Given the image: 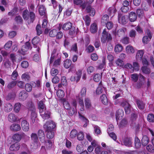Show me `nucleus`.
Returning a JSON list of instances; mask_svg holds the SVG:
<instances>
[{"label": "nucleus", "mask_w": 154, "mask_h": 154, "mask_svg": "<svg viewBox=\"0 0 154 154\" xmlns=\"http://www.w3.org/2000/svg\"><path fill=\"white\" fill-rule=\"evenodd\" d=\"M22 16L24 20H28L29 23H32L35 18V15L33 12H29L26 9L22 13Z\"/></svg>", "instance_id": "nucleus-1"}, {"label": "nucleus", "mask_w": 154, "mask_h": 154, "mask_svg": "<svg viewBox=\"0 0 154 154\" xmlns=\"http://www.w3.org/2000/svg\"><path fill=\"white\" fill-rule=\"evenodd\" d=\"M112 38L111 34L106 31V29H104L102 33V36L101 38V42L103 43H105L107 41H111Z\"/></svg>", "instance_id": "nucleus-2"}, {"label": "nucleus", "mask_w": 154, "mask_h": 154, "mask_svg": "<svg viewBox=\"0 0 154 154\" xmlns=\"http://www.w3.org/2000/svg\"><path fill=\"white\" fill-rule=\"evenodd\" d=\"M56 126L55 122L52 120L47 121L43 125V128L45 131L54 130Z\"/></svg>", "instance_id": "nucleus-3"}, {"label": "nucleus", "mask_w": 154, "mask_h": 154, "mask_svg": "<svg viewBox=\"0 0 154 154\" xmlns=\"http://www.w3.org/2000/svg\"><path fill=\"white\" fill-rule=\"evenodd\" d=\"M32 48L30 43L29 42H27L22 46L21 50H18V52L24 55L26 52L29 49H31Z\"/></svg>", "instance_id": "nucleus-4"}, {"label": "nucleus", "mask_w": 154, "mask_h": 154, "mask_svg": "<svg viewBox=\"0 0 154 154\" xmlns=\"http://www.w3.org/2000/svg\"><path fill=\"white\" fill-rule=\"evenodd\" d=\"M25 134L23 132L18 133L14 134L12 137V138L14 141L18 143L22 138L25 137Z\"/></svg>", "instance_id": "nucleus-5"}, {"label": "nucleus", "mask_w": 154, "mask_h": 154, "mask_svg": "<svg viewBox=\"0 0 154 154\" xmlns=\"http://www.w3.org/2000/svg\"><path fill=\"white\" fill-rule=\"evenodd\" d=\"M132 139L131 137L127 136L123 139L122 145L128 147H132Z\"/></svg>", "instance_id": "nucleus-6"}, {"label": "nucleus", "mask_w": 154, "mask_h": 154, "mask_svg": "<svg viewBox=\"0 0 154 154\" xmlns=\"http://www.w3.org/2000/svg\"><path fill=\"white\" fill-rule=\"evenodd\" d=\"M118 19L119 22L123 25H125L128 22L127 17L126 15H122L120 13L118 14Z\"/></svg>", "instance_id": "nucleus-7"}, {"label": "nucleus", "mask_w": 154, "mask_h": 154, "mask_svg": "<svg viewBox=\"0 0 154 154\" xmlns=\"http://www.w3.org/2000/svg\"><path fill=\"white\" fill-rule=\"evenodd\" d=\"M38 12L41 16H44L45 18H47L46 8L44 5H39L38 8Z\"/></svg>", "instance_id": "nucleus-8"}, {"label": "nucleus", "mask_w": 154, "mask_h": 154, "mask_svg": "<svg viewBox=\"0 0 154 154\" xmlns=\"http://www.w3.org/2000/svg\"><path fill=\"white\" fill-rule=\"evenodd\" d=\"M21 127L24 131H27L29 129V124L26 120H23L21 122Z\"/></svg>", "instance_id": "nucleus-9"}, {"label": "nucleus", "mask_w": 154, "mask_h": 154, "mask_svg": "<svg viewBox=\"0 0 154 154\" xmlns=\"http://www.w3.org/2000/svg\"><path fill=\"white\" fill-rule=\"evenodd\" d=\"M40 38L38 36H35L33 38L32 40V43L34 47L37 48V51H39V47H38V45L40 41Z\"/></svg>", "instance_id": "nucleus-10"}, {"label": "nucleus", "mask_w": 154, "mask_h": 154, "mask_svg": "<svg viewBox=\"0 0 154 154\" xmlns=\"http://www.w3.org/2000/svg\"><path fill=\"white\" fill-rule=\"evenodd\" d=\"M28 94L24 90L21 91L19 94V98L20 100L23 101L28 97Z\"/></svg>", "instance_id": "nucleus-11"}, {"label": "nucleus", "mask_w": 154, "mask_h": 154, "mask_svg": "<svg viewBox=\"0 0 154 154\" xmlns=\"http://www.w3.org/2000/svg\"><path fill=\"white\" fill-rule=\"evenodd\" d=\"M38 135L40 141L42 142H44L45 141V135L44 131L42 129L38 130Z\"/></svg>", "instance_id": "nucleus-12"}, {"label": "nucleus", "mask_w": 154, "mask_h": 154, "mask_svg": "<svg viewBox=\"0 0 154 154\" xmlns=\"http://www.w3.org/2000/svg\"><path fill=\"white\" fill-rule=\"evenodd\" d=\"M73 3L76 5H80L82 9H84L86 8V4L85 1L83 2L82 0H73Z\"/></svg>", "instance_id": "nucleus-13"}, {"label": "nucleus", "mask_w": 154, "mask_h": 154, "mask_svg": "<svg viewBox=\"0 0 154 154\" xmlns=\"http://www.w3.org/2000/svg\"><path fill=\"white\" fill-rule=\"evenodd\" d=\"M137 18V16L136 14L134 12L131 11L129 14L128 18L129 21L131 22L135 21Z\"/></svg>", "instance_id": "nucleus-14"}, {"label": "nucleus", "mask_w": 154, "mask_h": 154, "mask_svg": "<svg viewBox=\"0 0 154 154\" xmlns=\"http://www.w3.org/2000/svg\"><path fill=\"white\" fill-rule=\"evenodd\" d=\"M8 119L9 122L13 123L16 122L17 120L18 117L14 114L10 113L8 116Z\"/></svg>", "instance_id": "nucleus-15"}, {"label": "nucleus", "mask_w": 154, "mask_h": 154, "mask_svg": "<svg viewBox=\"0 0 154 154\" xmlns=\"http://www.w3.org/2000/svg\"><path fill=\"white\" fill-rule=\"evenodd\" d=\"M44 111L40 112V115L42 118L45 121V120L48 119L50 118L51 116L50 112L48 111H45L44 113Z\"/></svg>", "instance_id": "nucleus-16"}, {"label": "nucleus", "mask_w": 154, "mask_h": 154, "mask_svg": "<svg viewBox=\"0 0 154 154\" xmlns=\"http://www.w3.org/2000/svg\"><path fill=\"white\" fill-rule=\"evenodd\" d=\"M20 146L19 143L15 142L12 144L10 147L9 149L11 151H17L20 148Z\"/></svg>", "instance_id": "nucleus-17"}, {"label": "nucleus", "mask_w": 154, "mask_h": 154, "mask_svg": "<svg viewBox=\"0 0 154 154\" xmlns=\"http://www.w3.org/2000/svg\"><path fill=\"white\" fill-rule=\"evenodd\" d=\"M124 115V111L123 110L121 109H118L116 112V119L117 121L120 119L122 118Z\"/></svg>", "instance_id": "nucleus-18"}, {"label": "nucleus", "mask_w": 154, "mask_h": 154, "mask_svg": "<svg viewBox=\"0 0 154 154\" xmlns=\"http://www.w3.org/2000/svg\"><path fill=\"white\" fill-rule=\"evenodd\" d=\"M87 12L88 13H89L90 16H94L95 14V10L90 6H87L86 9Z\"/></svg>", "instance_id": "nucleus-19"}, {"label": "nucleus", "mask_w": 154, "mask_h": 154, "mask_svg": "<svg viewBox=\"0 0 154 154\" xmlns=\"http://www.w3.org/2000/svg\"><path fill=\"white\" fill-rule=\"evenodd\" d=\"M10 128L12 131H17L21 129V127L19 124L14 123L11 126Z\"/></svg>", "instance_id": "nucleus-20"}, {"label": "nucleus", "mask_w": 154, "mask_h": 154, "mask_svg": "<svg viewBox=\"0 0 154 154\" xmlns=\"http://www.w3.org/2000/svg\"><path fill=\"white\" fill-rule=\"evenodd\" d=\"M117 11L114 6L110 7L107 10V14L109 16H114Z\"/></svg>", "instance_id": "nucleus-21"}, {"label": "nucleus", "mask_w": 154, "mask_h": 154, "mask_svg": "<svg viewBox=\"0 0 154 154\" xmlns=\"http://www.w3.org/2000/svg\"><path fill=\"white\" fill-rule=\"evenodd\" d=\"M79 115L80 119L85 123L83 126V127H86L87 126L88 123L89 122L88 120L79 112Z\"/></svg>", "instance_id": "nucleus-22"}, {"label": "nucleus", "mask_w": 154, "mask_h": 154, "mask_svg": "<svg viewBox=\"0 0 154 154\" xmlns=\"http://www.w3.org/2000/svg\"><path fill=\"white\" fill-rule=\"evenodd\" d=\"M136 103L138 108L140 110H143L144 109L145 104L141 100H136Z\"/></svg>", "instance_id": "nucleus-23"}, {"label": "nucleus", "mask_w": 154, "mask_h": 154, "mask_svg": "<svg viewBox=\"0 0 154 154\" xmlns=\"http://www.w3.org/2000/svg\"><path fill=\"white\" fill-rule=\"evenodd\" d=\"M12 108L13 106L11 103H7L5 105L4 109L5 112H8L11 111Z\"/></svg>", "instance_id": "nucleus-24"}, {"label": "nucleus", "mask_w": 154, "mask_h": 154, "mask_svg": "<svg viewBox=\"0 0 154 154\" xmlns=\"http://www.w3.org/2000/svg\"><path fill=\"white\" fill-rule=\"evenodd\" d=\"M102 103L105 105L108 104V101L106 95L105 94H103L100 97Z\"/></svg>", "instance_id": "nucleus-25"}, {"label": "nucleus", "mask_w": 154, "mask_h": 154, "mask_svg": "<svg viewBox=\"0 0 154 154\" xmlns=\"http://www.w3.org/2000/svg\"><path fill=\"white\" fill-rule=\"evenodd\" d=\"M143 54L144 51L143 50H139L137 52L136 56L137 60H141L143 58Z\"/></svg>", "instance_id": "nucleus-26"}, {"label": "nucleus", "mask_w": 154, "mask_h": 154, "mask_svg": "<svg viewBox=\"0 0 154 154\" xmlns=\"http://www.w3.org/2000/svg\"><path fill=\"white\" fill-rule=\"evenodd\" d=\"M31 137L32 142L36 144H38V139L37 134L36 133H32L31 135Z\"/></svg>", "instance_id": "nucleus-27"}, {"label": "nucleus", "mask_w": 154, "mask_h": 154, "mask_svg": "<svg viewBox=\"0 0 154 154\" xmlns=\"http://www.w3.org/2000/svg\"><path fill=\"white\" fill-rule=\"evenodd\" d=\"M149 140L148 137L145 135L143 136L141 140L142 144L143 146H146L147 145L149 142Z\"/></svg>", "instance_id": "nucleus-28"}, {"label": "nucleus", "mask_w": 154, "mask_h": 154, "mask_svg": "<svg viewBox=\"0 0 154 154\" xmlns=\"http://www.w3.org/2000/svg\"><path fill=\"white\" fill-rule=\"evenodd\" d=\"M97 25L96 23H94L91 24L90 27V31L91 33H96L97 32Z\"/></svg>", "instance_id": "nucleus-29"}, {"label": "nucleus", "mask_w": 154, "mask_h": 154, "mask_svg": "<svg viewBox=\"0 0 154 154\" xmlns=\"http://www.w3.org/2000/svg\"><path fill=\"white\" fill-rule=\"evenodd\" d=\"M72 23L70 22L66 23L63 25L62 26V29L64 30H68L72 26Z\"/></svg>", "instance_id": "nucleus-30"}, {"label": "nucleus", "mask_w": 154, "mask_h": 154, "mask_svg": "<svg viewBox=\"0 0 154 154\" xmlns=\"http://www.w3.org/2000/svg\"><path fill=\"white\" fill-rule=\"evenodd\" d=\"M109 19V17L107 14L104 15L101 18V23L102 25L104 26L106 25V23L108 22Z\"/></svg>", "instance_id": "nucleus-31"}, {"label": "nucleus", "mask_w": 154, "mask_h": 154, "mask_svg": "<svg viewBox=\"0 0 154 154\" xmlns=\"http://www.w3.org/2000/svg\"><path fill=\"white\" fill-rule=\"evenodd\" d=\"M72 61L69 59H66L64 61L63 66L66 69H68L72 64Z\"/></svg>", "instance_id": "nucleus-32"}, {"label": "nucleus", "mask_w": 154, "mask_h": 154, "mask_svg": "<svg viewBox=\"0 0 154 154\" xmlns=\"http://www.w3.org/2000/svg\"><path fill=\"white\" fill-rule=\"evenodd\" d=\"M148 66H143L141 68L142 72L144 74H149L151 72L150 69L148 67Z\"/></svg>", "instance_id": "nucleus-33"}, {"label": "nucleus", "mask_w": 154, "mask_h": 154, "mask_svg": "<svg viewBox=\"0 0 154 154\" xmlns=\"http://www.w3.org/2000/svg\"><path fill=\"white\" fill-rule=\"evenodd\" d=\"M83 18L85 22V24L86 26H89L90 25L91 22V18L88 15H87L83 17Z\"/></svg>", "instance_id": "nucleus-34"}, {"label": "nucleus", "mask_w": 154, "mask_h": 154, "mask_svg": "<svg viewBox=\"0 0 154 154\" xmlns=\"http://www.w3.org/2000/svg\"><path fill=\"white\" fill-rule=\"evenodd\" d=\"M134 144L137 149L140 148L141 146L140 140L137 137H135L134 139Z\"/></svg>", "instance_id": "nucleus-35"}, {"label": "nucleus", "mask_w": 154, "mask_h": 154, "mask_svg": "<svg viewBox=\"0 0 154 154\" xmlns=\"http://www.w3.org/2000/svg\"><path fill=\"white\" fill-rule=\"evenodd\" d=\"M116 65L119 67L123 68L124 65V61L118 58L115 61Z\"/></svg>", "instance_id": "nucleus-36"}, {"label": "nucleus", "mask_w": 154, "mask_h": 154, "mask_svg": "<svg viewBox=\"0 0 154 154\" xmlns=\"http://www.w3.org/2000/svg\"><path fill=\"white\" fill-rule=\"evenodd\" d=\"M123 49V47L120 44H118L116 45L114 48V51L116 53L120 52Z\"/></svg>", "instance_id": "nucleus-37"}, {"label": "nucleus", "mask_w": 154, "mask_h": 154, "mask_svg": "<svg viewBox=\"0 0 154 154\" xmlns=\"http://www.w3.org/2000/svg\"><path fill=\"white\" fill-rule=\"evenodd\" d=\"M27 106L29 111L35 109L34 105L31 100L29 101L28 102Z\"/></svg>", "instance_id": "nucleus-38"}, {"label": "nucleus", "mask_w": 154, "mask_h": 154, "mask_svg": "<svg viewBox=\"0 0 154 154\" xmlns=\"http://www.w3.org/2000/svg\"><path fill=\"white\" fill-rule=\"evenodd\" d=\"M126 52L128 53H133L134 52V50L133 47L131 45L127 46L125 48Z\"/></svg>", "instance_id": "nucleus-39"}, {"label": "nucleus", "mask_w": 154, "mask_h": 154, "mask_svg": "<svg viewBox=\"0 0 154 154\" xmlns=\"http://www.w3.org/2000/svg\"><path fill=\"white\" fill-rule=\"evenodd\" d=\"M85 103L86 108L88 109L90 108L91 106V101L88 98H85Z\"/></svg>", "instance_id": "nucleus-40"}, {"label": "nucleus", "mask_w": 154, "mask_h": 154, "mask_svg": "<svg viewBox=\"0 0 154 154\" xmlns=\"http://www.w3.org/2000/svg\"><path fill=\"white\" fill-rule=\"evenodd\" d=\"M57 95L59 98L61 99L64 97L65 93L62 89H59L57 92Z\"/></svg>", "instance_id": "nucleus-41"}, {"label": "nucleus", "mask_w": 154, "mask_h": 154, "mask_svg": "<svg viewBox=\"0 0 154 154\" xmlns=\"http://www.w3.org/2000/svg\"><path fill=\"white\" fill-rule=\"evenodd\" d=\"M21 107V104L20 103H16L14 106V111L16 113H18Z\"/></svg>", "instance_id": "nucleus-42"}, {"label": "nucleus", "mask_w": 154, "mask_h": 154, "mask_svg": "<svg viewBox=\"0 0 154 154\" xmlns=\"http://www.w3.org/2000/svg\"><path fill=\"white\" fill-rule=\"evenodd\" d=\"M131 80L134 82H136L139 77V75L137 73H134L131 75Z\"/></svg>", "instance_id": "nucleus-43"}, {"label": "nucleus", "mask_w": 154, "mask_h": 154, "mask_svg": "<svg viewBox=\"0 0 154 154\" xmlns=\"http://www.w3.org/2000/svg\"><path fill=\"white\" fill-rule=\"evenodd\" d=\"M18 8L17 7H14L10 12H9L8 14L9 16H13L15 15L18 12Z\"/></svg>", "instance_id": "nucleus-44"}, {"label": "nucleus", "mask_w": 154, "mask_h": 154, "mask_svg": "<svg viewBox=\"0 0 154 154\" xmlns=\"http://www.w3.org/2000/svg\"><path fill=\"white\" fill-rule=\"evenodd\" d=\"M45 131L47 132V137L48 138L52 139L53 138L54 134V130H50Z\"/></svg>", "instance_id": "nucleus-45"}, {"label": "nucleus", "mask_w": 154, "mask_h": 154, "mask_svg": "<svg viewBox=\"0 0 154 154\" xmlns=\"http://www.w3.org/2000/svg\"><path fill=\"white\" fill-rule=\"evenodd\" d=\"M38 108L40 110V112L45 111V108L43 102L42 101H40L38 103Z\"/></svg>", "instance_id": "nucleus-46"}, {"label": "nucleus", "mask_w": 154, "mask_h": 154, "mask_svg": "<svg viewBox=\"0 0 154 154\" xmlns=\"http://www.w3.org/2000/svg\"><path fill=\"white\" fill-rule=\"evenodd\" d=\"M102 74L100 75V74L97 73L94 75V80L97 82H99L102 78Z\"/></svg>", "instance_id": "nucleus-47"}, {"label": "nucleus", "mask_w": 154, "mask_h": 154, "mask_svg": "<svg viewBox=\"0 0 154 154\" xmlns=\"http://www.w3.org/2000/svg\"><path fill=\"white\" fill-rule=\"evenodd\" d=\"M77 131L75 129H73L70 133V137L71 138H74L77 136Z\"/></svg>", "instance_id": "nucleus-48"}, {"label": "nucleus", "mask_w": 154, "mask_h": 154, "mask_svg": "<svg viewBox=\"0 0 154 154\" xmlns=\"http://www.w3.org/2000/svg\"><path fill=\"white\" fill-rule=\"evenodd\" d=\"M17 82L16 81H12L9 82L7 86V87L9 89H11L13 88L16 85Z\"/></svg>", "instance_id": "nucleus-49"}, {"label": "nucleus", "mask_w": 154, "mask_h": 154, "mask_svg": "<svg viewBox=\"0 0 154 154\" xmlns=\"http://www.w3.org/2000/svg\"><path fill=\"white\" fill-rule=\"evenodd\" d=\"M14 20L17 24H22L23 23L22 18L20 15L16 16L14 18Z\"/></svg>", "instance_id": "nucleus-50"}, {"label": "nucleus", "mask_w": 154, "mask_h": 154, "mask_svg": "<svg viewBox=\"0 0 154 154\" xmlns=\"http://www.w3.org/2000/svg\"><path fill=\"white\" fill-rule=\"evenodd\" d=\"M57 54H56L55 51H53V52L50 57V64H51L52 63L54 60L56 58Z\"/></svg>", "instance_id": "nucleus-51"}, {"label": "nucleus", "mask_w": 154, "mask_h": 154, "mask_svg": "<svg viewBox=\"0 0 154 154\" xmlns=\"http://www.w3.org/2000/svg\"><path fill=\"white\" fill-rule=\"evenodd\" d=\"M147 121L150 122H154V115L152 113L149 114L147 117Z\"/></svg>", "instance_id": "nucleus-52"}, {"label": "nucleus", "mask_w": 154, "mask_h": 154, "mask_svg": "<svg viewBox=\"0 0 154 154\" xmlns=\"http://www.w3.org/2000/svg\"><path fill=\"white\" fill-rule=\"evenodd\" d=\"M137 15L139 17H143L144 14V11L143 10L140 8L138 9L136 11Z\"/></svg>", "instance_id": "nucleus-53"}, {"label": "nucleus", "mask_w": 154, "mask_h": 154, "mask_svg": "<svg viewBox=\"0 0 154 154\" xmlns=\"http://www.w3.org/2000/svg\"><path fill=\"white\" fill-rule=\"evenodd\" d=\"M121 42L124 44H128L130 42L129 38L128 37H124L121 40Z\"/></svg>", "instance_id": "nucleus-54"}, {"label": "nucleus", "mask_w": 154, "mask_h": 154, "mask_svg": "<svg viewBox=\"0 0 154 154\" xmlns=\"http://www.w3.org/2000/svg\"><path fill=\"white\" fill-rule=\"evenodd\" d=\"M68 110H69L68 113L70 116H72L75 113H77L76 109L75 108L71 107Z\"/></svg>", "instance_id": "nucleus-55"}, {"label": "nucleus", "mask_w": 154, "mask_h": 154, "mask_svg": "<svg viewBox=\"0 0 154 154\" xmlns=\"http://www.w3.org/2000/svg\"><path fill=\"white\" fill-rule=\"evenodd\" d=\"M25 89L28 92H30L32 89V86L29 83H26L25 86Z\"/></svg>", "instance_id": "nucleus-56"}, {"label": "nucleus", "mask_w": 154, "mask_h": 154, "mask_svg": "<svg viewBox=\"0 0 154 154\" xmlns=\"http://www.w3.org/2000/svg\"><path fill=\"white\" fill-rule=\"evenodd\" d=\"M57 30L56 29H53L51 30L49 33V35L52 37H55L57 33Z\"/></svg>", "instance_id": "nucleus-57"}, {"label": "nucleus", "mask_w": 154, "mask_h": 154, "mask_svg": "<svg viewBox=\"0 0 154 154\" xmlns=\"http://www.w3.org/2000/svg\"><path fill=\"white\" fill-rule=\"evenodd\" d=\"M77 138L79 141L82 140L84 138V134L82 131L79 132L77 134Z\"/></svg>", "instance_id": "nucleus-58"}, {"label": "nucleus", "mask_w": 154, "mask_h": 154, "mask_svg": "<svg viewBox=\"0 0 154 154\" xmlns=\"http://www.w3.org/2000/svg\"><path fill=\"white\" fill-rule=\"evenodd\" d=\"M48 24V21L47 20V18H45L43 20L42 23V27L43 28L45 29V32L46 30V29L47 27Z\"/></svg>", "instance_id": "nucleus-59"}, {"label": "nucleus", "mask_w": 154, "mask_h": 154, "mask_svg": "<svg viewBox=\"0 0 154 154\" xmlns=\"http://www.w3.org/2000/svg\"><path fill=\"white\" fill-rule=\"evenodd\" d=\"M132 71L134 72V70L138 71L139 70V66L138 63L136 62H134L133 63Z\"/></svg>", "instance_id": "nucleus-60"}, {"label": "nucleus", "mask_w": 154, "mask_h": 154, "mask_svg": "<svg viewBox=\"0 0 154 154\" xmlns=\"http://www.w3.org/2000/svg\"><path fill=\"white\" fill-rule=\"evenodd\" d=\"M82 71L81 70L79 69L76 72V74L77 75L76 77V82H78L80 80L81 77Z\"/></svg>", "instance_id": "nucleus-61"}, {"label": "nucleus", "mask_w": 154, "mask_h": 154, "mask_svg": "<svg viewBox=\"0 0 154 154\" xmlns=\"http://www.w3.org/2000/svg\"><path fill=\"white\" fill-rule=\"evenodd\" d=\"M18 75L17 72L16 70H14L11 75L12 79L13 80H16Z\"/></svg>", "instance_id": "nucleus-62"}, {"label": "nucleus", "mask_w": 154, "mask_h": 154, "mask_svg": "<svg viewBox=\"0 0 154 154\" xmlns=\"http://www.w3.org/2000/svg\"><path fill=\"white\" fill-rule=\"evenodd\" d=\"M131 106L130 104L125 107L124 109L126 114H128L130 113L131 112Z\"/></svg>", "instance_id": "nucleus-63"}, {"label": "nucleus", "mask_w": 154, "mask_h": 154, "mask_svg": "<svg viewBox=\"0 0 154 154\" xmlns=\"http://www.w3.org/2000/svg\"><path fill=\"white\" fill-rule=\"evenodd\" d=\"M59 72L57 69L52 68L51 70V73L53 76H55Z\"/></svg>", "instance_id": "nucleus-64"}]
</instances>
